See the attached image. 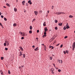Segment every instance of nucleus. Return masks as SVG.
<instances>
[{
	"mask_svg": "<svg viewBox=\"0 0 75 75\" xmlns=\"http://www.w3.org/2000/svg\"><path fill=\"white\" fill-rule=\"evenodd\" d=\"M75 42L73 43L72 45V50L73 51H74V49H75Z\"/></svg>",
	"mask_w": 75,
	"mask_h": 75,
	"instance_id": "obj_1",
	"label": "nucleus"
},
{
	"mask_svg": "<svg viewBox=\"0 0 75 75\" xmlns=\"http://www.w3.org/2000/svg\"><path fill=\"white\" fill-rule=\"evenodd\" d=\"M6 43L7 46H8V45H9V43H8V41H6Z\"/></svg>",
	"mask_w": 75,
	"mask_h": 75,
	"instance_id": "obj_2",
	"label": "nucleus"
},
{
	"mask_svg": "<svg viewBox=\"0 0 75 75\" xmlns=\"http://www.w3.org/2000/svg\"><path fill=\"white\" fill-rule=\"evenodd\" d=\"M45 32H47L48 31V29L47 28V27H45Z\"/></svg>",
	"mask_w": 75,
	"mask_h": 75,
	"instance_id": "obj_3",
	"label": "nucleus"
},
{
	"mask_svg": "<svg viewBox=\"0 0 75 75\" xmlns=\"http://www.w3.org/2000/svg\"><path fill=\"white\" fill-rule=\"evenodd\" d=\"M28 3H30V4H32V2H31V1L30 0H29L28 2Z\"/></svg>",
	"mask_w": 75,
	"mask_h": 75,
	"instance_id": "obj_4",
	"label": "nucleus"
},
{
	"mask_svg": "<svg viewBox=\"0 0 75 75\" xmlns=\"http://www.w3.org/2000/svg\"><path fill=\"white\" fill-rule=\"evenodd\" d=\"M34 13L35 15H37L38 14V11H35Z\"/></svg>",
	"mask_w": 75,
	"mask_h": 75,
	"instance_id": "obj_5",
	"label": "nucleus"
},
{
	"mask_svg": "<svg viewBox=\"0 0 75 75\" xmlns=\"http://www.w3.org/2000/svg\"><path fill=\"white\" fill-rule=\"evenodd\" d=\"M58 15H59V14H61V12H58L56 13Z\"/></svg>",
	"mask_w": 75,
	"mask_h": 75,
	"instance_id": "obj_6",
	"label": "nucleus"
},
{
	"mask_svg": "<svg viewBox=\"0 0 75 75\" xmlns=\"http://www.w3.org/2000/svg\"><path fill=\"white\" fill-rule=\"evenodd\" d=\"M58 25L59 26H61L62 25V23H59L58 24Z\"/></svg>",
	"mask_w": 75,
	"mask_h": 75,
	"instance_id": "obj_7",
	"label": "nucleus"
},
{
	"mask_svg": "<svg viewBox=\"0 0 75 75\" xmlns=\"http://www.w3.org/2000/svg\"><path fill=\"white\" fill-rule=\"evenodd\" d=\"M39 50L38 49V47H37L36 49H35L34 50L35 51H38Z\"/></svg>",
	"mask_w": 75,
	"mask_h": 75,
	"instance_id": "obj_8",
	"label": "nucleus"
},
{
	"mask_svg": "<svg viewBox=\"0 0 75 75\" xmlns=\"http://www.w3.org/2000/svg\"><path fill=\"white\" fill-rule=\"evenodd\" d=\"M20 56H21V55H22L23 54V52H22L20 51Z\"/></svg>",
	"mask_w": 75,
	"mask_h": 75,
	"instance_id": "obj_9",
	"label": "nucleus"
},
{
	"mask_svg": "<svg viewBox=\"0 0 75 75\" xmlns=\"http://www.w3.org/2000/svg\"><path fill=\"white\" fill-rule=\"evenodd\" d=\"M25 1H23L22 2V4L23 5H24V4H25Z\"/></svg>",
	"mask_w": 75,
	"mask_h": 75,
	"instance_id": "obj_10",
	"label": "nucleus"
},
{
	"mask_svg": "<svg viewBox=\"0 0 75 75\" xmlns=\"http://www.w3.org/2000/svg\"><path fill=\"white\" fill-rule=\"evenodd\" d=\"M43 25L44 26H46V22H44L43 23Z\"/></svg>",
	"mask_w": 75,
	"mask_h": 75,
	"instance_id": "obj_11",
	"label": "nucleus"
},
{
	"mask_svg": "<svg viewBox=\"0 0 75 75\" xmlns=\"http://www.w3.org/2000/svg\"><path fill=\"white\" fill-rule=\"evenodd\" d=\"M17 10V8H14V11H15V12H16Z\"/></svg>",
	"mask_w": 75,
	"mask_h": 75,
	"instance_id": "obj_12",
	"label": "nucleus"
},
{
	"mask_svg": "<svg viewBox=\"0 0 75 75\" xmlns=\"http://www.w3.org/2000/svg\"><path fill=\"white\" fill-rule=\"evenodd\" d=\"M42 13V11H39V14H41V13Z\"/></svg>",
	"mask_w": 75,
	"mask_h": 75,
	"instance_id": "obj_13",
	"label": "nucleus"
},
{
	"mask_svg": "<svg viewBox=\"0 0 75 75\" xmlns=\"http://www.w3.org/2000/svg\"><path fill=\"white\" fill-rule=\"evenodd\" d=\"M6 5L8 7H10V5L8 4H6Z\"/></svg>",
	"mask_w": 75,
	"mask_h": 75,
	"instance_id": "obj_14",
	"label": "nucleus"
},
{
	"mask_svg": "<svg viewBox=\"0 0 75 75\" xmlns=\"http://www.w3.org/2000/svg\"><path fill=\"white\" fill-rule=\"evenodd\" d=\"M65 14V13L60 12V14Z\"/></svg>",
	"mask_w": 75,
	"mask_h": 75,
	"instance_id": "obj_15",
	"label": "nucleus"
},
{
	"mask_svg": "<svg viewBox=\"0 0 75 75\" xmlns=\"http://www.w3.org/2000/svg\"><path fill=\"white\" fill-rule=\"evenodd\" d=\"M30 30H32V29H33V27H32V26H30Z\"/></svg>",
	"mask_w": 75,
	"mask_h": 75,
	"instance_id": "obj_16",
	"label": "nucleus"
},
{
	"mask_svg": "<svg viewBox=\"0 0 75 75\" xmlns=\"http://www.w3.org/2000/svg\"><path fill=\"white\" fill-rule=\"evenodd\" d=\"M22 35V36H23V37H24V36H25V33H23Z\"/></svg>",
	"mask_w": 75,
	"mask_h": 75,
	"instance_id": "obj_17",
	"label": "nucleus"
},
{
	"mask_svg": "<svg viewBox=\"0 0 75 75\" xmlns=\"http://www.w3.org/2000/svg\"><path fill=\"white\" fill-rule=\"evenodd\" d=\"M13 25L14 27H16L17 25V24L16 23H14Z\"/></svg>",
	"mask_w": 75,
	"mask_h": 75,
	"instance_id": "obj_18",
	"label": "nucleus"
},
{
	"mask_svg": "<svg viewBox=\"0 0 75 75\" xmlns=\"http://www.w3.org/2000/svg\"><path fill=\"white\" fill-rule=\"evenodd\" d=\"M69 17L70 18H73V16L71 15H70L69 16Z\"/></svg>",
	"mask_w": 75,
	"mask_h": 75,
	"instance_id": "obj_19",
	"label": "nucleus"
},
{
	"mask_svg": "<svg viewBox=\"0 0 75 75\" xmlns=\"http://www.w3.org/2000/svg\"><path fill=\"white\" fill-rule=\"evenodd\" d=\"M44 48L45 49V50H46V49L47 48V47H46V46H44Z\"/></svg>",
	"mask_w": 75,
	"mask_h": 75,
	"instance_id": "obj_20",
	"label": "nucleus"
},
{
	"mask_svg": "<svg viewBox=\"0 0 75 75\" xmlns=\"http://www.w3.org/2000/svg\"><path fill=\"white\" fill-rule=\"evenodd\" d=\"M54 21H55V23H58V21H57V20H55Z\"/></svg>",
	"mask_w": 75,
	"mask_h": 75,
	"instance_id": "obj_21",
	"label": "nucleus"
},
{
	"mask_svg": "<svg viewBox=\"0 0 75 75\" xmlns=\"http://www.w3.org/2000/svg\"><path fill=\"white\" fill-rule=\"evenodd\" d=\"M29 33H30V34H31V33H32V30L29 31Z\"/></svg>",
	"mask_w": 75,
	"mask_h": 75,
	"instance_id": "obj_22",
	"label": "nucleus"
},
{
	"mask_svg": "<svg viewBox=\"0 0 75 75\" xmlns=\"http://www.w3.org/2000/svg\"><path fill=\"white\" fill-rule=\"evenodd\" d=\"M51 71H54V69L53 68H52L51 69Z\"/></svg>",
	"mask_w": 75,
	"mask_h": 75,
	"instance_id": "obj_23",
	"label": "nucleus"
},
{
	"mask_svg": "<svg viewBox=\"0 0 75 75\" xmlns=\"http://www.w3.org/2000/svg\"><path fill=\"white\" fill-rule=\"evenodd\" d=\"M55 29L56 30H58V28L57 27H55Z\"/></svg>",
	"mask_w": 75,
	"mask_h": 75,
	"instance_id": "obj_24",
	"label": "nucleus"
},
{
	"mask_svg": "<svg viewBox=\"0 0 75 75\" xmlns=\"http://www.w3.org/2000/svg\"><path fill=\"white\" fill-rule=\"evenodd\" d=\"M45 37H46V35H43V38H45Z\"/></svg>",
	"mask_w": 75,
	"mask_h": 75,
	"instance_id": "obj_25",
	"label": "nucleus"
},
{
	"mask_svg": "<svg viewBox=\"0 0 75 75\" xmlns=\"http://www.w3.org/2000/svg\"><path fill=\"white\" fill-rule=\"evenodd\" d=\"M63 30H66V27H65V26L64 27Z\"/></svg>",
	"mask_w": 75,
	"mask_h": 75,
	"instance_id": "obj_26",
	"label": "nucleus"
},
{
	"mask_svg": "<svg viewBox=\"0 0 75 75\" xmlns=\"http://www.w3.org/2000/svg\"><path fill=\"white\" fill-rule=\"evenodd\" d=\"M60 61H61V60H58V62H59L60 64H61V62H60Z\"/></svg>",
	"mask_w": 75,
	"mask_h": 75,
	"instance_id": "obj_27",
	"label": "nucleus"
},
{
	"mask_svg": "<svg viewBox=\"0 0 75 75\" xmlns=\"http://www.w3.org/2000/svg\"><path fill=\"white\" fill-rule=\"evenodd\" d=\"M23 57L25 58V54H23Z\"/></svg>",
	"mask_w": 75,
	"mask_h": 75,
	"instance_id": "obj_28",
	"label": "nucleus"
},
{
	"mask_svg": "<svg viewBox=\"0 0 75 75\" xmlns=\"http://www.w3.org/2000/svg\"><path fill=\"white\" fill-rule=\"evenodd\" d=\"M19 33L21 35H22V34H23V33L21 32H20Z\"/></svg>",
	"mask_w": 75,
	"mask_h": 75,
	"instance_id": "obj_29",
	"label": "nucleus"
},
{
	"mask_svg": "<svg viewBox=\"0 0 75 75\" xmlns=\"http://www.w3.org/2000/svg\"><path fill=\"white\" fill-rule=\"evenodd\" d=\"M52 57H50V60H52Z\"/></svg>",
	"mask_w": 75,
	"mask_h": 75,
	"instance_id": "obj_30",
	"label": "nucleus"
},
{
	"mask_svg": "<svg viewBox=\"0 0 75 75\" xmlns=\"http://www.w3.org/2000/svg\"><path fill=\"white\" fill-rule=\"evenodd\" d=\"M67 38H68V36H66L64 37V38H65V39Z\"/></svg>",
	"mask_w": 75,
	"mask_h": 75,
	"instance_id": "obj_31",
	"label": "nucleus"
},
{
	"mask_svg": "<svg viewBox=\"0 0 75 75\" xmlns=\"http://www.w3.org/2000/svg\"><path fill=\"white\" fill-rule=\"evenodd\" d=\"M66 28H67V29H68V28H69V26H67Z\"/></svg>",
	"mask_w": 75,
	"mask_h": 75,
	"instance_id": "obj_32",
	"label": "nucleus"
},
{
	"mask_svg": "<svg viewBox=\"0 0 75 75\" xmlns=\"http://www.w3.org/2000/svg\"><path fill=\"white\" fill-rule=\"evenodd\" d=\"M4 20L5 21H7V18H4Z\"/></svg>",
	"mask_w": 75,
	"mask_h": 75,
	"instance_id": "obj_33",
	"label": "nucleus"
},
{
	"mask_svg": "<svg viewBox=\"0 0 75 75\" xmlns=\"http://www.w3.org/2000/svg\"><path fill=\"white\" fill-rule=\"evenodd\" d=\"M1 60H3V59H4V57H1Z\"/></svg>",
	"mask_w": 75,
	"mask_h": 75,
	"instance_id": "obj_34",
	"label": "nucleus"
},
{
	"mask_svg": "<svg viewBox=\"0 0 75 75\" xmlns=\"http://www.w3.org/2000/svg\"><path fill=\"white\" fill-rule=\"evenodd\" d=\"M52 72V74H54V71H51Z\"/></svg>",
	"mask_w": 75,
	"mask_h": 75,
	"instance_id": "obj_35",
	"label": "nucleus"
},
{
	"mask_svg": "<svg viewBox=\"0 0 75 75\" xmlns=\"http://www.w3.org/2000/svg\"><path fill=\"white\" fill-rule=\"evenodd\" d=\"M1 75H3V71L1 70Z\"/></svg>",
	"mask_w": 75,
	"mask_h": 75,
	"instance_id": "obj_36",
	"label": "nucleus"
},
{
	"mask_svg": "<svg viewBox=\"0 0 75 75\" xmlns=\"http://www.w3.org/2000/svg\"><path fill=\"white\" fill-rule=\"evenodd\" d=\"M8 74H11V73H10V70H8Z\"/></svg>",
	"mask_w": 75,
	"mask_h": 75,
	"instance_id": "obj_37",
	"label": "nucleus"
},
{
	"mask_svg": "<svg viewBox=\"0 0 75 75\" xmlns=\"http://www.w3.org/2000/svg\"><path fill=\"white\" fill-rule=\"evenodd\" d=\"M5 50H6V51H7V50H8V48H5Z\"/></svg>",
	"mask_w": 75,
	"mask_h": 75,
	"instance_id": "obj_38",
	"label": "nucleus"
},
{
	"mask_svg": "<svg viewBox=\"0 0 75 75\" xmlns=\"http://www.w3.org/2000/svg\"><path fill=\"white\" fill-rule=\"evenodd\" d=\"M63 46V45H62L61 46H60V48H62V47Z\"/></svg>",
	"mask_w": 75,
	"mask_h": 75,
	"instance_id": "obj_39",
	"label": "nucleus"
},
{
	"mask_svg": "<svg viewBox=\"0 0 75 75\" xmlns=\"http://www.w3.org/2000/svg\"><path fill=\"white\" fill-rule=\"evenodd\" d=\"M61 70L59 69L58 70V72H61Z\"/></svg>",
	"mask_w": 75,
	"mask_h": 75,
	"instance_id": "obj_40",
	"label": "nucleus"
},
{
	"mask_svg": "<svg viewBox=\"0 0 75 75\" xmlns=\"http://www.w3.org/2000/svg\"><path fill=\"white\" fill-rule=\"evenodd\" d=\"M66 52L67 53V54H68V51L66 50Z\"/></svg>",
	"mask_w": 75,
	"mask_h": 75,
	"instance_id": "obj_41",
	"label": "nucleus"
},
{
	"mask_svg": "<svg viewBox=\"0 0 75 75\" xmlns=\"http://www.w3.org/2000/svg\"><path fill=\"white\" fill-rule=\"evenodd\" d=\"M26 6H28V3L26 4Z\"/></svg>",
	"mask_w": 75,
	"mask_h": 75,
	"instance_id": "obj_42",
	"label": "nucleus"
},
{
	"mask_svg": "<svg viewBox=\"0 0 75 75\" xmlns=\"http://www.w3.org/2000/svg\"><path fill=\"white\" fill-rule=\"evenodd\" d=\"M4 46H6V43H4Z\"/></svg>",
	"mask_w": 75,
	"mask_h": 75,
	"instance_id": "obj_43",
	"label": "nucleus"
},
{
	"mask_svg": "<svg viewBox=\"0 0 75 75\" xmlns=\"http://www.w3.org/2000/svg\"><path fill=\"white\" fill-rule=\"evenodd\" d=\"M44 34H45V35L46 34H47V33L45 32H44Z\"/></svg>",
	"mask_w": 75,
	"mask_h": 75,
	"instance_id": "obj_44",
	"label": "nucleus"
},
{
	"mask_svg": "<svg viewBox=\"0 0 75 75\" xmlns=\"http://www.w3.org/2000/svg\"><path fill=\"white\" fill-rule=\"evenodd\" d=\"M1 17L2 18H3L4 17V16L3 15L1 16Z\"/></svg>",
	"mask_w": 75,
	"mask_h": 75,
	"instance_id": "obj_45",
	"label": "nucleus"
},
{
	"mask_svg": "<svg viewBox=\"0 0 75 75\" xmlns=\"http://www.w3.org/2000/svg\"><path fill=\"white\" fill-rule=\"evenodd\" d=\"M68 26V23H67V25H66V27H67Z\"/></svg>",
	"mask_w": 75,
	"mask_h": 75,
	"instance_id": "obj_46",
	"label": "nucleus"
},
{
	"mask_svg": "<svg viewBox=\"0 0 75 75\" xmlns=\"http://www.w3.org/2000/svg\"><path fill=\"white\" fill-rule=\"evenodd\" d=\"M63 52H64V54H66V52H65V51H64Z\"/></svg>",
	"mask_w": 75,
	"mask_h": 75,
	"instance_id": "obj_47",
	"label": "nucleus"
},
{
	"mask_svg": "<svg viewBox=\"0 0 75 75\" xmlns=\"http://www.w3.org/2000/svg\"><path fill=\"white\" fill-rule=\"evenodd\" d=\"M24 38V37H22L21 38V40H23V39Z\"/></svg>",
	"mask_w": 75,
	"mask_h": 75,
	"instance_id": "obj_48",
	"label": "nucleus"
},
{
	"mask_svg": "<svg viewBox=\"0 0 75 75\" xmlns=\"http://www.w3.org/2000/svg\"><path fill=\"white\" fill-rule=\"evenodd\" d=\"M19 69H21V68H22L21 67V66H20V67H19Z\"/></svg>",
	"mask_w": 75,
	"mask_h": 75,
	"instance_id": "obj_49",
	"label": "nucleus"
},
{
	"mask_svg": "<svg viewBox=\"0 0 75 75\" xmlns=\"http://www.w3.org/2000/svg\"><path fill=\"white\" fill-rule=\"evenodd\" d=\"M35 19H33V21H32V22L33 21H35Z\"/></svg>",
	"mask_w": 75,
	"mask_h": 75,
	"instance_id": "obj_50",
	"label": "nucleus"
},
{
	"mask_svg": "<svg viewBox=\"0 0 75 75\" xmlns=\"http://www.w3.org/2000/svg\"><path fill=\"white\" fill-rule=\"evenodd\" d=\"M53 65H54V67H55V64L53 63Z\"/></svg>",
	"mask_w": 75,
	"mask_h": 75,
	"instance_id": "obj_51",
	"label": "nucleus"
},
{
	"mask_svg": "<svg viewBox=\"0 0 75 75\" xmlns=\"http://www.w3.org/2000/svg\"><path fill=\"white\" fill-rule=\"evenodd\" d=\"M0 25H1V26H2V27H3V25H2V24H1V23H0Z\"/></svg>",
	"mask_w": 75,
	"mask_h": 75,
	"instance_id": "obj_52",
	"label": "nucleus"
},
{
	"mask_svg": "<svg viewBox=\"0 0 75 75\" xmlns=\"http://www.w3.org/2000/svg\"><path fill=\"white\" fill-rule=\"evenodd\" d=\"M32 47H33V48H34V47H35V46L33 45V46H32Z\"/></svg>",
	"mask_w": 75,
	"mask_h": 75,
	"instance_id": "obj_53",
	"label": "nucleus"
},
{
	"mask_svg": "<svg viewBox=\"0 0 75 75\" xmlns=\"http://www.w3.org/2000/svg\"><path fill=\"white\" fill-rule=\"evenodd\" d=\"M21 51H23V48H22L21 49Z\"/></svg>",
	"mask_w": 75,
	"mask_h": 75,
	"instance_id": "obj_54",
	"label": "nucleus"
},
{
	"mask_svg": "<svg viewBox=\"0 0 75 75\" xmlns=\"http://www.w3.org/2000/svg\"><path fill=\"white\" fill-rule=\"evenodd\" d=\"M37 33H39V30H37Z\"/></svg>",
	"mask_w": 75,
	"mask_h": 75,
	"instance_id": "obj_55",
	"label": "nucleus"
},
{
	"mask_svg": "<svg viewBox=\"0 0 75 75\" xmlns=\"http://www.w3.org/2000/svg\"><path fill=\"white\" fill-rule=\"evenodd\" d=\"M49 12H50V11H47V14H48V13H49Z\"/></svg>",
	"mask_w": 75,
	"mask_h": 75,
	"instance_id": "obj_56",
	"label": "nucleus"
},
{
	"mask_svg": "<svg viewBox=\"0 0 75 75\" xmlns=\"http://www.w3.org/2000/svg\"><path fill=\"white\" fill-rule=\"evenodd\" d=\"M59 43L57 45H56V46H58V45H59Z\"/></svg>",
	"mask_w": 75,
	"mask_h": 75,
	"instance_id": "obj_57",
	"label": "nucleus"
},
{
	"mask_svg": "<svg viewBox=\"0 0 75 75\" xmlns=\"http://www.w3.org/2000/svg\"><path fill=\"white\" fill-rule=\"evenodd\" d=\"M54 49V47H52V50H53Z\"/></svg>",
	"mask_w": 75,
	"mask_h": 75,
	"instance_id": "obj_58",
	"label": "nucleus"
},
{
	"mask_svg": "<svg viewBox=\"0 0 75 75\" xmlns=\"http://www.w3.org/2000/svg\"><path fill=\"white\" fill-rule=\"evenodd\" d=\"M61 64L62 63V60H61Z\"/></svg>",
	"mask_w": 75,
	"mask_h": 75,
	"instance_id": "obj_59",
	"label": "nucleus"
},
{
	"mask_svg": "<svg viewBox=\"0 0 75 75\" xmlns=\"http://www.w3.org/2000/svg\"><path fill=\"white\" fill-rule=\"evenodd\" d=\"M52 9H53V7H54V6H52Z\"/></svg>",
	"mask_w": 75,
	"mask_h": 75,
	"instance_id": "obj_60",
	"label": "nucleus"
},
{
	"mask_svg": "<svg viewBox=\"0 0 75 75\" xmlns=\"http://www.w3.org/2000/svg\"><path fill=\"white\" fill-rule=\"evenodd\" d=\"M22 48V47H20V49H21Z\"/></svg>",
	"mask_w": 75,
	"mask_h": 75,
	"instance_id": "obj_61",
	"label": "nucleus"
},
{
	"mask_svg": "<svg viewBox=\"0 0 75 75\" xmlns=\"http://www.w3.org/2000/svg\"><path fill=\"white\" fill-rule=\"evenodd\" d=\"M50 48H52V46H50Z\"/></svg>",
	"mask_w": 75,
	"mask_h": 75,
	"instance_id": "obj_62",
	"label": "nucleus"
},
{
	"mask_svg": "<svg viewBox=\"0 0 75 75\" xmlns=\"http://www.w3.org/2000/svg\"><path fill=\"white\" fill-rule=\"evenodd\" d=\"M36 40H38V38H36Z\"/></svg>",
	"mask_w": 75,
	"mask_h": 75,
	"instance_id": "obj_63",
	"label": "nucleus"
},
{
	"mask_svg": "<svg viewBox=\"0 0 75 75\" xmlns=\"http://www.w3.org/2000/svg\"><path fill=\"white\" fill-rule=\"evenodd\" d=\"M24 65H22V66H21V67H24Z\"/></svg>",
	"mask_w": 75,
	"mask_h": 75,
	"instance_id": "obj_64",
	"label": "nucleus"
}]
</instances>
